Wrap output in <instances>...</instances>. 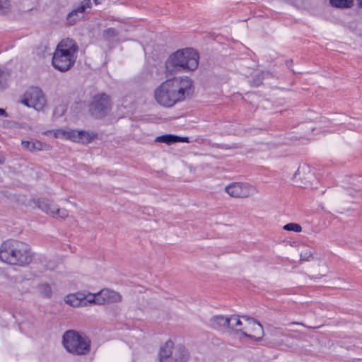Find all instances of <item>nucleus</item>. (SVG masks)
I'll use <instances>...</instances> for the list:
<instances>
[{
	"label": "nucleus",
	"instance_id": "nucleus-3",
	"mask_svg": "<svg viewBox=\"0 0 362 362\" xmlns=\"http://www.w3.org/2000/svg\"><path fill=\"white\" fill-rule=\"evenodd\" d=\"M78 50V46L73 39L62 40L53 54L52 64L54 68L61 72L71 69L76 61Z\"/></svg>",
	"mask_w": 362,
	"mask_h": 362
},
{
	"label": "nucleus",
	"instance_id": "nucleus-35",
	"mask_svg": "<svg viewBox=\"0 0 362 362\" xmlns=\"http://www.w3.org/2000/svg\"><path fill=\"white\" fill-rule=\"evenodd\" d=\"M358 5L361 8H362V0H357Z\"/></svg>",
	"mask_w": 362,
	"mask_h": 362
},
{
	"label": "nucleus",
	"instance_id": "nucleus-19",
	"mask_svg": "<svg viewBox=\"0 0 362 362\" xmlns=\"http://www.w3.org/2000/svg\"><path fill=\"white\" fill-rule=\"evenodd\" d=\"M330 4L336 8H349L352 5V0H329Z\"/></svg>",
	"mask_w": 362,
	"mask_h": 362
},
{
	"label": "nucleus",
	"instance_id": "nucleus-1",
	"mask_svg": "<svg viewBox=\"0 0 362 362\" xmlns=\"http://www.w3.org/2000/svg\"><path fill=\"white\" fill-rule=\"evenodd\" d=\"M193 81L187 76L174 77L163 82L154 91L156 101L165 107H171L192 95Z\"/></svg>",
	"mask_w": 362,
	"mask_h": 362
},
{
	"label": "nucleus",
	"instance_id": "nucleus-22",
	"mask_svg": "<svg viewBox=\"0 0 362 362\" xmlns=\"http://www.w3.org/2000/svg\"><path fill=\"white\" fill-rule=\"evenodd\" d=\"M229 320L230 325L228 327L231 329H236L238 331V329H240L238 327L242 325V322L240 321L239 317L238 315H233L229 317Z\"/></svg>",
	"mask_w": 362,
	"mask_h": 362
},
{
	"label": "nucleus",
	"instance_id": "nucleus-15",
	"mask_svg": "<svg viewBox=\"0 0 362 362\" xmlns=\"http://www.w3.org/2000/svg\"><path fill=\"white\" fill-rule=\"evenodd\" d=\"M22 146L30 151H42L45 149V144L35 140V141H22Z\"/></svg>",
	"mask_w": 362,
	"mask_h": 362
},
{
	"label": "nucleus",
	"instance_id": "nucleus-14",
	"mask_svg": "<svg viewBox=\"0 0 362 362\" xmlns=\"http://www.w3.org/2000/svg\"><path fill=\"white\" fill-rule=\"evenodd\" d=\"M210 323L214 329H218L228 327L230 325V320L229 317L223 315H216L211 318Z\"/></svg>",
	"mask_w": 362,
	"mask_h": 362
},
{
	"label": "nucleus",
	"instance_id": "nucleus-32",
	"mask_svg": "<svg viewBox=\"0 0 362 362\" xmlns=\"http://www.w3.org/2000/svg\"><path fill=\"white\" fill-rule=\"evenodd\" d=\"M0 115L4 116V117H7L8 116L6 110L4 109H3V108H0Z\"/></svg>",
	"mask_w": 362,
	"mask_h": 362
},
{
	"label": "nucleus",
	"instance_id": "nucleus-17",
	"mask_svg": "<svg viewBox=\"0 0 362 362\" xmlns=\"http://www.w3.org/2000/svg\"><path fill=\"white\" fill-rule=\"evenodd\" d=\"M179 140H180L179 136H176V135H173V134H165V135L158 136L156 139V141L160 142V143H165L168 145L177 143Z\"/></svg>",
	"mask_w": 362,
	"mask_h": 362
},
{
	"label": "nucleus",
	"instance_id": "nucleus-9",
	"mask_svg": "<svg viewBox=\"0 0 362 362\" xmlns=\"http://www.w3.org/2000/svg\"><path fill=\"white\" fill-rule=\"evenodd\" d=\"M90 296L91 298L88 300L89 303L98 305L119 303L122 300V295L119 292L109 288L102 289L94 295H90Z\"/></svg>",
	"mask_w": 362,
	"mask_h": 362
},
{
	"label": "nucleus",
	"instance_id": "nucleus-33",
	"mask_svg": "<svg viewBox=\"0 0 362 362\" xmlns=\"http://www.w3.org/2000/svg\"><path fill=\"white\" fill-rule=\"evenodd\" d=\"M293 64V61H292V60H290V61L286 62V65H287V66H288L289 69H291V64Z\"/></svg>",
	"mask_w": 362,
	"mask_h": 362
},
{
	"label": "nucleus",
	"instance_id": "nucleus-24",
	"mask_svg": "<svg viewBox=\"0 0 362 362\" xmlns=\"http://www.w3.org/2000/svg\"><path fill=\"white\" fill-rule=\"evenodd\" d=\"M283 228L288 231H294L296 233L300 232L302 230L301 226L296 223H289L286 224Z\"/></svg>",
	"mask_w": 362,
	"mask_h": 362
},
{
	"label": "nucleus",
	"instance_id": "nucleus-23",
	"mask_svg": "<svg viewBox=\"0 0 362 362\" xmlns=\"http://www.w3.org/2000/svg\"><path fill=\"white\" fill-rule=\"evenodd\" d=\"M118 35L117 31L113 28H109L104 30L103 37L107 40H112L115 37Z\"/></svg>",
	"mask_w": 362,
	"mask_h": 362
},
{
	"label": "nucleus",
	"instance_id": "nucleus-28",
	"mask_svg": "<svg viewBox=\"0 0 362 362\" xmlns=\"http://www.w3.org/2000/svg\"><path fill=\"white\" fill-rule=\"evenodd\" d=\"M300 260L302 261H309L310 258L313 257V254L311 251L306 250L304 252H301L300 255Z\"/></svg>",
	"mask_w": 362,
	"mask_h": 362
},
{
	"label": "nucleus",
	"instance_id": "nucleus-8",
	"mask_svg": "<svg viewBox=\"0 0 362 362\" xmlns=\"http://www.w3.org/2000/svg\"><path fill=\"white\" fill-rule=\"evenodd\" d=\"M46 98L42 90L38 87H30L25 93L22 103L36 110H42L46 105Z\"/></svg>",
	"mask_w": 362,
	"mask_h": 362
},
{
	"label": "nucleus",
	"instance_id": "nucleus-31",
	"mask_svg": "<svg viewBox=\"0 0 362 362\" xmlns=\"http://www.w3.org/2000/svg\"><path fill=\"white\" fill-rule=\"evenodd\" d=\"M179 138H180V140L178 141V142H188V141H189L188 137L179 136Z\"/></svg>",
	"mask_w": 362,
	"mask_h": 362
},
{
	"label": "nucleus",
	"instance_id": "nucleus-10",
	"mask_svg": "<svg viewBox=\"0 0 362 362\" xmlns=\"http://www.w3.org/2000/svg\"><path fill=\"white\" fill-rule=\"evenodd\" d=\"M225 191L235 198H246L257 192L253 186L246 182H233L225 187Z\"/></svg>",
	"mask_w": 362,
	"mask_h": 362
},
{
	"label": "nucleus",
	"instance_id": "nucleus-13",
	"mask_svg": "<svg viewBox=\"0 0 362 362\" xmlns=\"http://www.w3.org/2000/svg\"><path fill=\"white\" fill-rule=\"evenodd\" d=\"M173 347L174 343L171 340L167 341L160 346L158 354L160 362H166V360L171 357Z\"/></svg>",
	"mask_w": 362,
	"mask_h": 362
},
{
	"label": "nucleus",
	"instance_id": "nucleus-4",
	"mask_svg": "<svg viewBox=\"0 0 362 362\" xmlns=\"http://www.w3.org/2000/svg\"><path fill=\"white\" fill-rule=\"evenodd\" d=\"M199 59L198 52L192 48L179 49L170 54L165 62V71L169 74L194 71L198 67Z\"/></svg>",
	"mask_w": 362,
	"mask_h": 362
},
{
	"label": "nucleus",
	"instance_id": "nucleus-25",
	"mask_svg": "<svg viewBox=\"0 0 362 362\" xmlns=\"http://www.w3.org/2000/svg\"><path fill=\"white\" fill-rule=\"evenodd\" d=\"M76 295L78 299L81 301V305H86V302L89 303V301L88 300L91 298L90 296V295H92V294L89 293L88 295H85L84 293H77Z\"/></svg>",
	"mask_w": 362,
	"mask_h": 362
},
{
	"label": "nucleus",
	"instance_id": "nucleus-27",
	"mask_svg": "<svg viewBox=\"0 0 362 362\" xmlns=\"http://www.w3.org/2000/svg\"><path fill=\"white\" fill-rule=\"evenodd\" d=\"M179 351L180 352V356L178 360H180V362H186L189 358L188 351L184 347H180Z\"/></svg>",
	"mask_w": 362,
	"mask_h": 362
},
{
	"label": "nucleus",
	"instance_id": "nucleus-20",
	"mask_svg": "<svg viewBox=\"0 0 362 362\" xmlns=\"http://www.w3.org/2000/svg\"><path fill=\"white\" fill-rule=\"evenodd\" d=\"M53 210L51 212V216L54 218L59 217L64 218L68 216V211L65 209H59L57 205H52Z\"/></svg>",
	"mask_w": 362,
	"mask_h": 362
},
{
	"label": "nucleus",
	"instance_id": "nucleus-6",
	"mask_svg": "<svg viewBox=\"0 0 362 362\" xmlns=\"http://www.w3.org/2000/svg\"><path fill=\"white\" fill-rule=\"evenodd\" d=\"M88 107L93 117L103 118L111 109L110 98L105 93L98 94L93 97Z\"/></svg>",
	"mask_w": 362,
	"mask_h": 362
},
{
	"label": "nucleus",
	"instance_id": "nucleus-21",
	"mask_svg": "<svg viewBox=\"0 0 362 362\" xmlns=\"http://www.w3.org/2000/svg\"><path fill=\"white\" fill-rule=\"evenodd\" d=\"M65 302L72 307H78L81 305V301L75 294L67 295L65 298Z\"/></svg>",
	"mask_w": 362,
	"mask_h": 362
},
{
	"label": "nucleus",
	"instance_id": "nucleus-29",
	"mask_svg": "<svg viewBox=\"0 0 362 362\" xmlns=\"http://www.w3.org/2000/svg\"><path fill=\"white\" fill-rule=\"evenodd\" d=\"M8 8V0H0V13H5Z\"/></svg>",
	"mask_w": 362,
	"mask_h": 362
},
{
	"label": "nucleus",
	"instance_id": "nucleus-12",
	"mask_svg": "<svg viewBox=\"0 0 362 362\" xmlns=\"http://www.w3.org/2000/svg\"><path fill=\"white\" fill-rule=\"evenodd\" d=\"M91 2L90 0H83L81 4L76 8H74L68 15L67 21L69 24L73 25L75 23L78 18H82L86 8H90Z\"/></svg>",
	"mask_w": 362,
	"mask_h": 362
},
{
	"label": "nucleus",
	"instance_id": "nucleus-16",
	"mask_svg": "<svg viewBox=\"0 0 362 362\" xmlns=\"http://www.w3.org/2000/svg\"><path fill=\"white\" fill-rule=\"evenodd\" d=\"M52 205H55L52 202L44 198L38 199L36 201V206L42 211L51 216V212L53 210Z\"/></svg>",
	"mask_w": 362,
	"mask_h": 362
},
{
	"label": "nucleus",
	"instance_id": "nucleus-26",
	"mask_svg": "<svg viewBox=\"0 0 362 362\" xmlns=\"http://www.w3.org/2000/svg\"><path fill=\"white\" fill-rule=\"evenodd\" d=\"M41 292L46 297H50L52 295V289L47 284H44L40 286Z\"/></svg>",
	"mask_w": 362,
	"mask_h": 362
},
{
	"label": "nucleus",
	"instance_id": "nucleus-5",
	"mask_svg": "<svg viewBox=\"0 0 362 362\" xmlns=\"http://www.w3.org/2000/svg\"><path fill=\"white\" fill-rule=\"evenodd\" d=\"M62 344L69 353L76 356L86 355L90 349L89 338L73 329L64 332Z\"/></svg>",
	"mask_w": 362,
	"mask_h": 362
},
{
	"label": "nucleus",
	"instance_id": "nucleus-2",
	"mask_svg": "<svg viewBox=\"0 0 362 362\" xmlns=\"http://www.w3.org/2000/svg\"><path fill=\"white\" fill-rule=\"evenodd\" d=\"M34 255L30 246L25 242L9 239L0 246V260L12 266L27 267Z\"/></svg>",
	"mask_w": 362,
	"mask_h": 362
},
{
	"label": "nucleus",
	"instance_id": "nucleus-34",
	"mask_svg": "<svg viewBox=\"0 0 362 362\" xmlns=\"http://www.w3.org/2000/svg\"><path fill=\"white\" fill-rule=\"evenodd\" d=\"M4 163V158L0 154V164H3Z\"/></svg>",
	"mask_w": 362,
	"mask_h": 362
},
{
	"label": "nucleus",
	"instance_id": "nucleus-11",
	"mask_svg": "<svg viewBox=\"0 0 362 362\" xmlns=\"http://www.w3.org/2000/svg\"><path fill=\"white\" fill-rule=\"evenodd\" d=\"M242 318L247 322L249 327L248 328L245 327L244 329H247L250 332H253L254 334H247V332L243 331V329H238V332H240L245 337L252 338L256 341L261 340L264 336V330L262 325L257 322L254 318L248 316L243 315Z\"/></svg>",
	"mask_w": 362,
	"mask_h": 362
},
{
	"label": "nucleus",
	"instance_id": "nucleus-18",
	"mask_svg": "<svg viewBox=\"0 0 362 362\" xmlns=\"http://www.w3.org/2000/svg\"><path fill=\"white\" fill-rule=\"evenodd\" d=\"M10 78V72L6 69H0V90L7 88Z\"/></svg>",
	"mask_w": 362,
	"mask_h": 362
},
{
	"label": "nucleus",
	"instance_id": "nucleus-30",
	"mask_svg": "<svg viewBox=\"0 0 362 362\" xmlns=\"http://www.w3.org/2000/svg\"><path fill=\"white\" fill-rule=\"evenodd\" d=\"M262 83V78H258L257 79H254L252 81V84L255 86H259Z\"/></svg>",
	"mask_w": 362,
	"mask_h": 362
},
{
	"label": "nucleus",
	"instance_id": "nucleus-7",
	"mask_svg": "<svg viewBox=\"0 0 362 362\" xmlns=\"http://www.w3.org/2000/svg\"><path fill=\"white\" fill-rule=\"evenodd\" d=\"M57 138H64L70 139L74 142L81 144H88L97 137V134L93 132H87L83 130L76 131H65L63 129H58L54 133Z\"/></svg>",
	"mask_w": 362,
	"mask_h": 362
}]
</instances>
